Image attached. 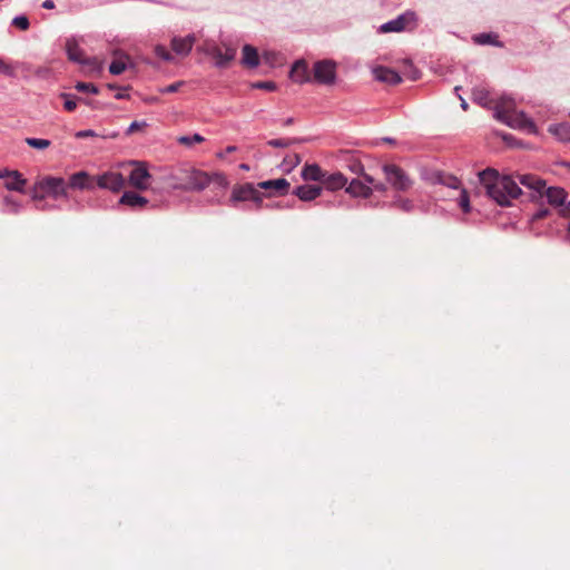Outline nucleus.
<instances>
[{
	"label": "nucleus",
	"instance_id": "f257e3e1",
	"mask_svg": "<svg viewBox=\"0 0 570 570\" xmlns=\"http://www.w3.org/2000/svg\"><path fill=\"white\" fill-rule=\"evenodd\" d=\"M216 180L220 186H227V179L223 174L209 175L206 171L195 168L191 165H179L170 171L167 177L168 185L174 190L199 193Z\"/></svg>",
	"mask_w": 570,
	"mask_h": 570
},
{
	"label": "nucleus",
	"instance_id": "f03ea898",
	"mask_svg": "<svg viewBox=\"0 0 570 570\" xmlns=\"http://www.w3.org/2000/svg\"><path fill=\"white\" fill-rule=\"evenodd\" d=\"M478 176L487 195L500 206H510L511 200L522 194L519 184L511 176L500 175L497 169L487 168Z\"/></svg>",
	"mask_w": 570,
	"mask_h": 570
},
{
	"label": "nucleus",
	"instance_id": "7ed1b4c3",
	"mask_svg": "<svg viewBox=\"0 0 570 570\" xmlns=\"http://www.w3.org/2000/svg\"><path fill=\"white\" fill-rule=\"evenodd\" d=\"M519 183L529 189L531 200H540L546 197L550 205L564 207L568 194L563 188L547 187L546 180L531 174L519 176Z\"/></svg>",
	"mask_w": 570,
	"mask_h": 570
},
{
	"label": "nucleus",
	"instance_id": "20e7f679",
	"mask_svg": "<svg viewBox=\"0 0 570 570\" xmlns=\"http://www.w3.org/2000/svg\"><path fill=\"white\" fill-rule=\"evenodd\" d=\"M492 117L512 129L532 135L538 134L535 122L522 109H493Z\"/></svg>",
	"mask_w": 570,
	"mask_h": 570
},
{
	"label": "nucleus",
	"instance_id": "39448f33",
	"mask_svg": "<svg viewBox=\"0 0 570 570\" xmlns=\"http://www.w3.org/2000/svg\"><path fill=\"white\" fill-rule=\"evenodd\" d=\"M264 195L252 183L237 184L233 187L228 204L236 207L238 203L252 202L256 209L263 205Z\"/></svg>",
	"mask_w": 570,
	"mask_h": 570
},
{
	"label": "nucleus",
	"instance_id": "423d86ee",
	"mask_svg": "<svg viewBox=\"0 0 570 570\" xmlns=\"http://www.w3.org/2000/svg\"><path fill=\"white\" fill-rule=\"evenodd\" d=\"M472 101L480 107H488L489 104H494L493 107H515L522 104L511 95H500L498 97H491L490 91L485 87H475L472 90Z\"/></svg>",
	"mask_w": 570,
	"mask_h": 570
},
{
	"label": "nucleus",
	"instance_id": "0eeeda50",
	"mask_svg": "<svg viewBox=\"0 0 570 570\" xmlns=\"http://www.w3.org/2000/svg\"><path fill=\"white\" fill-rule=\"evenodd\" d=\"M386 181L397 191H407L413 186V180L399 166L385 164L382 167Z\"/></svg>",
	"mask_w": 570,
	"mask_h": 570
},
{
	"label": "nucleus",
	"instance_id": "6e6552de",
	"mask_svg": "<svg viewBox=\"0 0 570 570\" xmlns=\"http://www.w3.org/2000/svg\"><path fill=\"white\" fill-rule=\"evenodd\" d=\"M38 186L56 200L69 197L67 181L61 177L46 176L38 180Z\"/></svg>",
	"mask_w": 570,
	"mask_h": 570
},
{
	"label": "nucleus",
	"instance_id": "1a4fd4ad",
	"mask_svg": "<svg viewBox=\"0 0 570 570\" xmlns=\"http://www.w3.org/2000/svg\"><path fill=\"white\" fill-rule=\"evenodd\" d=\"M312 78L320 85H332L336 78V63L333 60H320L313 66Z\"/></svg>",
	"mask_w": 570,
	"mask_h": 570
},
{
	"label": "nucleus",
	"instance_id": "9d476101",
	"mask_svg": "<svg viewBox=\"0 0 570 570\" xmlns=\"http://www.w3.org/2000/svg\"><path fill=\"white\" fill-rule=\"evenodd\" d=\"M416 24V16L414 12H405L397 18L383 23L380 27L382 32H400L406 29H413Z\"/></svg>",
	"mask_w": 570,
	"mask_h": 570
},
{
	"label": "nucleus",
	"instance_id": "9b49d317",
	"mask_svg": "<svg viewBox=\"0 0 570 570\" xmlns=\"http://www.w3.org/2000/svg\"><path fill=\"white\" fill-rule=\"evenodd\" d=\"M363 179H352L346 186L345 191L355 198H368L373 188L371 185L374 183V178L367 174H363Z\"/></svg>",
	"mask_w": 570,
	"mask_h": 570
},
{
	"label": "nucleus",
	"instance_id": "f8f14e48",
	"mask_svg": "<svg viewBox=\"0 0 570 570\" xmlns=\"http://www.w3.org/2000/svg\"><path fill=\"white\" fill-rule=\"evenodd\" d=\"M135 167L128 177L129 184L139 190H145L149 186L151 175L148 171L147 165L144 161H132Z\"/></svg>",
	"mask_w": 570,
	"mask_h": 570
},
{
	"label": "nucleus",
	"instance_id": "ddd939ff",
	"mask_svg": "<svg viewBox=\"0 0 570 570\" xmlns=\"http://www.w3.org/2000/svg\"><path fill=\"white\" fill-rule=\"evenodd\" d=\"M96 185L101 189L117 193L125 186V179L118 171H106L95 178V186Z\"/></svg>",
	"mask_w": 570,
	"mask_h": 570
},
{
	"label": "nucleus",
	"instance_id": "4468645a",
	"mask_svg": "<svg viewBox=\"0 0 570 570\" xmlns=\"http://www.w3.org/2000/svg\"><path fill=\"white\" fill-rule=\"evenodd\" d=\"M236 52V48L230 46H225L223 49L214 45L207 49V53L215 59V65L218 68H226L235 59Z\"/></svg>",
	"mask_w": 570,
	"mask_h": 570
},
{
	"label": "nucleus",
	"instance_id": "2eb2a0df",
	"mask_svg": "<svg viewBox=\"0 0 570 570\" xmlns=\"http://www.w3.org/2000/svg\"><path fill=\"white\" fill-rule=\"evenodd\" d=\"M68 189H79V190H91L95 188V177L90 176L87 171L80 170L70 175L69 180L67 183Z\"/></svg>",
	"mask_w": 570,
	"mask_h": 570
},
{
	"label": "nucleus",
	"instance_id": "dca6fc26",
	"mask_svg": "<svg viewBox=\"0 0 570 570\" xmlns=\"http://www.w3.org/2000/svg\"><path fill=\"white\" fill-rule=\"evenodd\" d=\"M313 70L308 69V65L305 60H297L291 68L289 78L294 82L305 83L313 81Z\"/></svg>",
	"mask_w": 570,
	"mask_h": 570
},
{
	"label": "nucleus",
	"instance_id": "f3484780",
	"mask_svg": "<svg viewBox=\"0 0 570 570\" xmlns=\"http://www.w3.org/2000/svg\"><path fill=\"white\" fill-rule=\"evenodd\" d=\"M196 42L195 35L190 33L186 37H174L170 41L173 51L178 56H188Z\"/></svg>",
	"mask_w": 570,
	"mask_h": 570
},
{
	"label": "nucleus",
	"instance_id": "a211bd4d",
	"mask_svg": "<svg viewBox=\"0 0 570 570\" xmlns=\"http://www.w3.org/2000/svg\"><path fill=\"white\" fill-rule=\"evenodd\" d=\"M289 181L285 178L271 179L257 184L258 188L269 191L271 196L286 195L289 189Z\"/></svg>",
	"mask_w": 570,
	"mask_h": 570
},
{
	"label": "nucleus",
	"instance_id": "6ab92c4d",
	"mask_svg": "<svg viewBox=\"0 0 570 570\" xmlns=\"http://www.w3.org/2000/svg\"><path fill=\"white\" fill-rule=\"evenodd\" d=\"M373 77L375 80L380 82H385L389 85H397L401 82V76L393 69L379 66L373 69Z\"/></svg>",
	"mask_w": 570,
	"mask_h": 570
},
{
	"label": "nucleus",
	"instance_id": "aec40b11",
	"mask_svg": "<svg viewBox=\"0 0 570 570\" xmlns=\"http://www.w3.org/2000/svg\"><path fill=\"white\" fill-rule=\"evenodd\" d=\"M323 187L327 190L335 191L346 188L347 178L342 173H325L322 180Z\"/></svg>",
	"mask_w": 570,
	"mask_h": 570
},
{
	"label": "nucleus",
	"instance_id": "412c9836",
	"mask_svg": "<svg viewBox=\"0 0 570 570\" xmlns=\"http://www.w3.org/2000/svg\"><path fill=\"white\" fill-rule=\"evenodd\" d=\"M322 190L321 186L301 185L293 190V194L303 202H311L316 199L322 194Z\"/></svg>",
	"mask_w": 570,
	"mask_h": 570
},
{
	"label": "nucleus",
	"instance_id": "4be33fe9",
	"mask_svg": "<svg viewBox=\"0 0 570 570\" xmlns=\"http://www.w3.org/2000/svg\"><path fill=\"white\" fill-rule=\"evenodd\" d=\"M119 204L134 209H139L144 208L148 204V199L136 191H125L119 199Z\"/></svg>",
	"mask_w": 570,
	"mask_h": 570
},
{
	"label": "nucleus",
	"instance_id": "5701e85b",
	"mask_svg": "<svg viewBox=\"0 0 570 570\" xmlns=\"http://www.w3.org/2000/svg\"><path fill=\"white\" fill-rule=\"evenodd\" d=\"M242 65L247 68H256L259 65L258 51L250 45H245L242 50Z\"/></svg>",
	"mask_w": 570,
	"mask_h": 570
},
{
	"label": "nucleus",
	"instance_id": "b1692460",
	"mask_svg": "<svg viewBox=\"0 0 570 570\" xmlns=\"http://www.w3.org/2000/svg\"><path fill=\"white\" fill-rule=\"evenodd\" d=\"M548 131L560 142L570 144V124L550 125Z\"/></svg>",
	"mask_w": 570,
	"mask_h": 570
},
{
	"label": "nucleus",
	"instance_id": "393cba45",
	"mask_svg": "<svg viewBox=\"0 0 570 570\" xmlns=\"http://www.w3.org/2000/svg\"><path fill=\"white\" fill-rule=\"evenodd\" d=\"M325 171L316 164H307L303 167L301 176L304 180L321 181L324 178Z\"/></svg>",
	"mask_w": 570,
	"mask_h": 570
},
{
	"label": "nucleus",
	"instance_id": "a878e982",
	"mask_svg": "<svg viewBox=\"0 0 570 570\" xmlns=\"http://www.w3.org/2000/svg\"><path fill=\"white\" fill-rule=\"evenodd\" d=\"M27 179L17 170L4 181V187L10 191L23 193Z\"/></svg>",
	"mask_w": 570,
	"mask_h": 570
},
{
	"label": "nucleus",
	"instance_id": "bb28decb",
	"mask_svg": "<svg viewBox=\"0 0 570 570\" xmlns=\"http://www.w3.org/2000/svg\"><path fill=\"white\" fill-rule=\"evenodd\" d=\"M119 136V132L118 131H101V132H97L92 129H85V130H79L77 132H75V137L77 139H82V138H88V137H99V138H102V139H116L117 137Z\"/></svg>",
	"mask_w": 570,
	"mask_h": 570
},
{
	"label": "nucleus",
	"instance_id": "cd10ccee",
	"mask_svg": "<svg viewBox=\"0 0 570 570\" xmlns=\"http://www.w3.org/2000/svg\"><path fill=\"white\" fill-rule=\"evenodd\" d=\"M66 51H67V56H68L69 60L77 62V63L82 62V60L85 58V53L75 40H67Z\"/></svg>",
	"mask_w": 570,
	"mask_h": 570
},
{
	"label": "nucleus",
	"instance_id": "c85d7f7f",
	"mask_svg": "<svg viewBox=\"0 0 570 570\" xmlns=\"http://www.w3.org/2000/svg\"><path fill=\"white\" fill-rule=\"evenodd\" d=\"M443 171L436 169H429L423 167L420 169V177L428 184L440 185L442 181Z\"/></svg>",
	"mask_w": 570,
	"mask_h": 570
},
{
	"label": "nucleus",
	"instance_id": "c756f323",
	"mask_svg": "<svg viewBox=\"0 0 570 570\" xmlns=\"http://www.w3.org/2000/svg\"><path fill=\"white\" fill-rule=\"evenodd\" d=\"M2 204H3L2 212L6 213V214L17 215V214L20 213V210L22 208L21 203L18 202L17 199H14L10 195H7V196L3 197Z\"/></svg>",
	"mask_w": 570,
	"mask_h": 570
},
{
	"label": "nucleus",
	"instance_id": "7c9ffc66",
	"mask_svg": "<svg viewBox=\"0 0 570 570\" xmlns=\"http://www.w3.org/2000/svg\"><path fill=\"white\" fill-rule=\"evenodd\" d=\"M390 206L404 213H411L414 209V203L411 199L403 198L401 196H395Z\"/></svg>",
	"mask_w": 570,
	"mask_h": 570
},
{
	"label": "nucleus",
	"instance_id": "2f4dec72",
	"mask_svg": "<svg viewBox=\"0 0 570 570\" xmlns=\"http://www.w3.org/2000/svg\"><path fill=\"white\" fill-rule=\"evenodd\" d=\"M474 41L479 45H492L497 47H501L502 43L498 40V36L495 33H480L474 37Z\"/></svg>",
	"mask_w": 570,
	"mask_h": 570
},
{
	"label": "nucleus",
	"instance_id": "473e14b6",
	"mask_svg": "<svg viewBox=\"0 0 570 570\" xmlns=\"http://www.w3.org/2000/svg\"><path fill=\"white\" fill-rule=\"evenodd\" d=\"M80 65H82L88 72H100L104 68L102 62L96 57H85Z\"/></svg>",
	"mask_w": 570,
	"mask_h": 570
},
{
	"label": "nucleus",
	"instance_id": "72a5a7b5",
	"mask_svg": "<svg viewBox=\"0 0 570 570\" xmlns=\"http://www.w3.org/2000/svg\"><path fill=\"white\" fill-rule=\"evenodd\" d=\"M440 185H444L449 188H452V189H459L461 188V181L459 178H456L455 176L453 175H450V174H445L443 173L442 175V181Z\"/></svg>",
	"mask_w": 570,
	"mask_h": 570
},
{
	"label": "nucleus",
	"instance_id": "f704fd0d",
	"mask_svg": "<svg viewBox=\"0 0 570 570\" xmlns=\"http://www.w3.org/2000/svg\"><path fill=\"white\" fill-rule=\"evenodd\" d=\"M26 144L32 148L43 150L51 145V141L42 138H26Z\"/></svg>",
	"mask_w": 570,
	"mask_h": 570
},
{
	"label": "nucleus",
	"instance_id": "c9c22d12",
	"mask_svg": "<svg viewBox=\"0 0 570 570\" xmlns=\"http://www.w3.org/2000/svg\"><path fill=\"white\" fill-rule=\"evenodd\" d=\"M205 138L199 134H194L191 136H180L177 138V141L185 146H191L193 144L203 142Z\"/></svg>",
	"mask_w": 570,
	"mask_h": 570
},
{
	"label": "nucleus",
	"instance_id": "e433bc0d",
	"mask_svg": "<svg viewBox=\"0 0 570 570\" xmlns=\"http://www.w3.org/2000/svg\"><path fill=\"white\" fill-rule=\"evenodd\" d=\"M148 127V122L146 120H135L132 121L126 130V135H132L138 131H142Z\"/></svg>",
	"mask_w": 570,
	"mask_h": 570
},
{
	"label": "nucleus",
	"instance_id": "4c0bfd02",
	"mask_svg": "<svg viewBox=\"0 0 570 570\" xmlns=\"http://www.w3.org/2000/svg\"><path fill=\"white\" fill-rule=\"evenodd\" d=\"M47 196L45 189L40 188L38 181H36L31 189V198L37 203H43Z\"/></svg>",
	"mask_w": 570,
	"mask_h": 570
},
{
	"label": "nucleus",
	"instance_id": "58836bf2",
	"mask_svg": "<svg viewBox=\"0 0 570 570\" xmlns=\"http://www.w3.org/2000/svg\"><path fill=\"white\" fill-rule=\"evenodd\" d=\"M299 163H301V157L298 154L287 155L283 160V165L285 166V168L287 170L295 168Z\"/></svg>",
	"mask_w": 570,
	"mask_h": 570
},
{
	"label": "nucleus",
	"instance_id": "ea45409f",
	"mask_svg": "<svg viewBox=\"0 0 570 570\" xmlns=\"http://www.w3.org/2000/svg\"><path fill=\"white\" fill-rule=\"evenodd\" d=\"M126 68L127 65L122 59H116L110 63L109 71L112 75H120L126 70Z\"/></svg>",
	"mask_w": 570,
	"mask_h": 570
},
{
	"label": "nucleus",
	"instance_id": "a19ab883",
	"mask_svg": "<svg viewBox=\"0 0 570 570\" xmlns=\"http://www.w3.org/2000/svg\"><path fill=\"white\" fill-rule=\"evenodd\" d=\"M0 73L7 77H14L16 68L12 63L7 62L6 60L0 58Z\"/></svg>",
	"mask_w": 570,
	"mask_h": 570
},
{
	"label": "nucleus",
	"instance_id": "79ce46f5",
	"mask_svg": "<svg viewBox=\"0 0 570 570\" xmlns=\"http://www.w3.org/2000/svg\"><path fill=\"white\" fill-rule=\"evenodd\" d=\"M61 97L65 99L63 107H77V104L90 105L91 102L88 100H76L75 97L70 94H62Z\"/></svg>",
	"mask_w": 570,
	"mask_h": 570
},
{
	"label": "nucleus",
	"instance_id": "37998d69",
	"mask_svg": "<svg viewBox=\"0 0 570 570\" xmlns=\"http://www.w3.org/2000/svg\"><path fill=\"white\" fill-rule=\"evenodd\" d=\"M155 55L164 61H171L174 59L168 49L161 45L155 47Z\"/></svg>",
	"mask_w": 570,
	"mask_h": 570
},
{
	"label": "nucleus",
	"instance_id": "c03bdc74",
	"mask_svg": "<svg viewBox=\"0 0 570 570\" xmlns=\"http://www.w3.org/2000/svg\"><path fill=\"white\" fill-rule=\"evenodd\" d=\"M459 205L463 209L464 213H469L471 209L470 198H469L468 191L464 188L461 189V194L459 197Z\"/></svg>",
	"mask_w": 570,
	"mask_h": 570
},
{
	"label": "nucleus",
	"instance_id": "a18cd8bd",
	"mask_svg": "<svg viewBox=\"0 0 570 570\" xmlns=\"http://www.w3.org/2000/svg\"><path fill=\"white\" fill-rule=\"evenodd\" d=\"M12 26L21 29L27 30L29 29L30 22L29 19L26 16H17L12 19Z\"/></svg>",
	"mask_w": 570,
	"mask_h": 570
},
{
	"label": "nucleus",
	"instance_id": "49530a36",
	"mask_svg": "<svg viewBox=\"0 0 570 570\" xmlns=\"http://www.w3.org/2000/svg\"><path fill=\"white\" fill-rule=\"evenodd\" d=\"M296 141V139H271L267 141V145L276 148H284L291 146Z\"/></svg>",
	"mask_w": 570,
	"mask_h": 570
},
{
	"label": "nucleus",
	"instance_id": "de8ad7c7",
	"mask_svg": "<svg viewBox=\"0 0 570 570\" xmlns=\"http://www.w3.org/2000/svg\"><path fill=\"white\" fill-rule=\"evenodd\" d=\"M76 89L78 91H83V92H91V94H97L98 92V88L95 85L86 83V82H78L76 85Z\"/></svg>",
	"mask_w": 570,
	"mask_h": 570
},
{
	"label": "nucleus",
	"instance_id": "09e8293b",
	"mask_svg": "<svg viewBox=\"0 0 570 570\" xmlns=\"http://www.w3.org/2000/svg\"><path fill=\"white\" fill-rule=\"evenodd\" d=\"M348 169H350L352 173H354V174H356V175H360V176H362V177H363V174H365V173H364V166H363V165H362V163H361V161H358V160H353V161L348 165Z\"/></svg>",
	"mask_w": 570,
	"mask_h": 570
},
{
	"label": "nucleus",
	"instance_id": "8fccbe9b",
	"mask_svg": "<svg viewBox=\"0 0 570 570\" xmlns=\"http://www.w3.org/2000/svg\"><path fill=\"white\" fill-rule=\"evenodd\" d=\"M254 87L273 91L276 88V85L273 81H261V82L255 83Z\"/></svg>",
	"mask_w": 570,
	"mask_h": 570
},
{
	"label": "nucleus",
	"instance_id": "3c124183",
	"mask_svg": "<svg viewBox=\"0 0 570 570\" xmlns=\"http://www.w3.org/2000/svg\"><path fill=\"white\" fill-rule=\"evenodd\" d=\"M277 58V53L273 52V51H265L263 53V60L268 63V65H274V61L276 60Z\"/></svg>",
	"mask_w": 570,
	"mask_h": 570
},
{
	"label": "nucleus",
	"instance_id": "603ef678",
	"mask_svg": "<svg viewBox=\"0 0 570 570\" xmlns=\"http://www.w3.org/2000/svg\"><path fill=\"white\" fill-rule=\"evenodd\" d=\"M550 210L548 208H540L532 215V220H540L548 216Z\"/></svg>",
	"mask_w": 570,
	"mask_h": 570
},
{
	"label": "nucleus",
	"instance_id": "864d4df0",
	"mask_svg": "<svg viewBox=\"0 0 570 570\" xmlns=\"http://www.w3.org/2000/svg\"><path fill=\"white\" fill-rule=\"evenodd\" d=\"M114 97H115L116 99H125V98L130 99V98H131V96H130V94L128 92V90H127V89L117 90V91L115 92Z\"/></svg>",
	"mask_w": 570,
	"mask_h": 570
},
{
	"label": "nucleus",
	"instance_id": "5fc2aeb1",
	"mask_svg": "<svg viewBox=\"0 0 570 570\" xmlns=\"http://www.w3.org/2000/svg\"><path fill=\"white\" fill-rule=\"evenodd\" d=\"M236 150H237V147H236V146H228V147H226V149H225V150L217 153V154H216V156H217L218 158L224 159V158H225V156H226L227 154L234 153V151H236Z\"/></svg>",
	"mask_w": 570,
	"mask_h": 570
},
{
	"label": "nucleus",
	"instance_id": "6e6d98bb",
	"mask_svg": "<svg viewBox=\"0 0 570 570\" xmlns=\"http://www.w3.org/2000/svg\"><path fill=\"white\" fill-rule=\"evenodd\" d=\"M16 170H10V169H0V179H4V181L11 177V175L14 173Z\"/></svg>",
	"mask_w": 570,
	"mask_h": 570
},
{
	"label": "nucleus",
	"instance_id": "4d7b16f0",
	"mask_svg": "<svg viewBox=\"0 0 570 570\" xmlns=\"http://www.w3.org/2000/svg\"><path fill=\"white\" fill-rule=\"evenodd\" d=\"M371 187L373 188V190H377V191H382V193L386 191V189H387L385 184H383V183H375V181L371 185Z\"/></svg>",
	"mask_w": 570,
	"mask_h": 570
},
{
	"label": "nucleus",
	"instance_id": "13d9d810",
	"mask_svg": "<svg viewBox=\"0 0 570 570\" xmlns=\"http://www.w3.org/2000/svg\"><path fill=\"white\" fill-rule=\"evenodd\" d=\"M180 86V82H176V83H173V85H169L167 86L166 88L163 89V92H175L177 91L178 87Z\"/></svg>",
	"mask_w": 570,
	"mask_h": 570
},
{
	"label": "nucleus",
	"instance_id": "bf43d9fd",
	"mask_svg": "<svg viewBox=\"0 0 570 570\" xmlns=\"http://www.w3.org/2000/svg\"><path fill=\"white\" fill-rule=\"evenodd\" d=\"M560 215L563 217H567L570 215V202L568 203V205H566L564 207H562L560 209Z\"/></svg>",
	"mask_w": 570,
	"mask_h": 570
},
{
	"label": "nucleus",
	"instance_id": "052dcab7",
	"mask_svg": "<svg viewBox=\"0 0 570 570\" xmlns=\"http://www.w3.org/2000/svg\"><path fill=\"white\" fill-rule=\"evenodd\" d=\"M42 7L45 9H53L55 8V2L52 0H45L42 2Z\"/></svg>",
	"mask_w": 570,
	"mask_h": 570
},
{
	"label": "nucleus",
	"instance_id": "680f3d73",
	"mask_svg": "<svg viewBox=\"0 0 570 570\" xmlns=\"http://www.w3.org/2000/svg\"><path fill=\"white\" fill-rule=\"evenodd\" d=\"M501 137L509 145H512V142L514 140V138L511 135H508V134H502Z\"/></svg>",
	"mask_w": 570,
	"mask_h": 570
},
{
	"label": "nucleus",
	"instance_id": "e2e57ef3",
	"mask_svg": "<svg viewBox=\"0 0 570 570\" xmlns=\"http://www.w3.org/2000/svg\"><path fill=\"white\" fill-rule=\"evenodd\" d=\"M36 207H37V209H40V210H46V209L52 208V206H49V205L42 204V203H38Z\"/></svg>",
	"mask_w": 570,
	"mask_h": 570
},
{
	"label": "nucleus",
	"instance_id": "0e129e2a",
	"mask_svg": "<svg viewBox=\"0 0 570 570\" xmlns=\"http://www.w3.org/2000/svg\"><path fill=\"white\" fill-rule=\"evenodd\" d=\"M239 168H240L242 170H244V171H248V170L250 169L249 165H247V164H240V165H239Z\"/></svg>",
	"mask_w": 570,
	"mask_h": 570
},
{
	"label": "nucleus",
	"instance_id": "69168bd1",
	"mask_svg": "<svg viewBox=\"0 0 570 570\" xmlns=\"http://www.w3.org/2000/svg\"><path fill=\"white\" fill-rule=\"evenodd\" d=\"M419 77H420V72H419L417 70H415V71L413 72V75L411 76V79H412V80H416Z\"/></svg>",
	"mask_w": 570,
	"mask_h": 570
},
{
	"label": "nucleus",
	"instance_id": "338daca9",
	"mask_svg": "<svg viewBox=\"0 0 570 570\" xmlns=\"http://www.w3.org/2000/svg\"><path fill=\"white\" fill-rule=\"evenodd\" d=\"M383 141L389 142V144H393L394 139L390 138V137H385V138H383Z\"/></svg>",
	"mask_w": 570,
	"mask_h": 570
},
{
	"label": "nucleus",
	"instance_id": "774afa93",
	"mask_svg": "<svg viewBox=\"0 0 570 570\" xmlns=\"http://www.w3.org/2000/svg\"><path fill=\"white\" fill-rule=\"evenodd\" d=\"M567 238L570 240V222H569L568 229H567Z\"/></svg>",
	"mask_w": 570,
	"mask_h": 570
}]
</instances>
